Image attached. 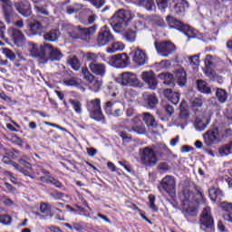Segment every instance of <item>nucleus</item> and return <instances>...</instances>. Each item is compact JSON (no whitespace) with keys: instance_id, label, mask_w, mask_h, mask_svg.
I'll return each mask as SVG.
<instances>
[{"instance_id":"nucleus-1","label":"nucleus","mask_w":232,"mask_h":232,"mask_svg":"<svg viewBox=\"0 0 232 232\" xmlns=\"http://www.w3.org/2000/svg\"><path fill=\"white\" fill-rule=\"evenodd\" d=\"M202 198L203 196L200 191H198L197 194H195L188 189H184L180 193L179 199L182 205L181 213L185 218L198 215V204H200V200H202Z\"/></svg>"},{"instance_id":"nucleus-2","label":"nucleus","mask_w":232,"mask_h":232,"mask_svg":"<svg viewBox=\"0 0 232 232\" xmlns=\"http://www.w3.org/2000/svg\"><path fill=\"white\" fill-rule=\"evenodd\" d=\"M135 14L130 10L120 9L111 16L110 24L116 33L124 31L129 22L134 19Z\"/></svg>"},{"instance_id":"nucleus-3","label":"nucleus","mask_w":232,"mask_h":232,"mask_svg":"<svg viewBox=\"0 0 232 232\" xmlns=\"http://www.w3.org/2000/svg\"><path fill=\"white\" fill-rule=\"evenodd\" d=\"M166 20L169 25V28L182 31L184 34L188 37V39H196L197 35L198 34V32L193 27H190L189 25H184V24H182L180 21H178L176 18H173V16L169 15L167 16Z\"/></svg>"},{"instance_id":"nucleus-4","label":"nucleus","mask_w":232,"mask_h":232,"mask_svg":"<svg viewBox=\"0 0 232 232\" xmlns=\"http://www.w3.org/2000/svg\"><path fill=\"white\" fill-rule=\"evenodd\" d=\"M87 111H89L91 119L96 121H102L105 120V117L102 110L101 99L95 98V99L87 101Z\"/></svg>"},{"instance_id":"nucleus-5","label":"nucleus","mask_w":232,"mask_h":232,"mask_svg":"<svg viewBox=\"0 0 232 232\" xmlns=\"http://www.w3.org/2000/svg\"><path fill=\"white\" fill-rule=\"evenodd\" d=\"M159 161L157 152L150 147H145L140 152V162L147 167H155Z\"/></svg>"},{"instance_id":"nucleus-6","label":"nucleus","mask_w":232,"mask_h":232,"mask_svg":"<svg viewBox=\"0 0 232 232\" xmlns=\"http://www.w3.org/2000/svg\"><path fill=\"white\" fill-rule=\"evenodd\" d=\"M44 51V56L45 57V62L44 59L42 61V63H47L48 61H61L63 57L62 52L58 50L57 48L53 47L49 44H44L43 47Z\"/></svg>"},{"instance_id":"nucleus-7","label":"nucleus","mask_w":232,"mask_h":232,"mask_svg":"<svg viewBox=\"0 0 232 232\" xmlns=\"http://www.w3.org/2000/svg\"><path fill=\"white\" fill-rule=\"evenodd\" d=\"M204 143L208 147H211L213 145L219 144L222 142L221 136H220V129L218 127H214L206 131L203 135Z\"/></svg>"},{"instance_id":"nucleus-8","label":"nucleus","mask_w":232,"mask_h":232,"mask_svg":"<svg viewBox=\"0 0 232 232\" xmlns=\"http://www.w3.org/2000/svg\"><path fill=\"white\" fill-rule=\"evenodd\" d=\"M109 63L114 68L123 69L130 64V57L126 53H117L110 58Z\"/></svg>"},{"instance_id":"nucleus-9","label":"nucleus","mask_w":232,"mask_h":232,"mask_svg":"<svg viewBox=\"0 0 232 232\" xmlns=\"http://www.w3.org/2000/svg\"><path fill=\"white\" fill-rule=\"evenodd\" d=\"M162 189L169 195L173 197L176 193V179L173 176H166L160 182L159 190L162 192Z\"/></svg>"},{"instance_id":"nucleus-10","label":"nucleus","mask_w":232,"mask_h":232,"mask_svg":"<svg viewBox=\"0 0 232 232\" xmlns=\"http://www.w3.org/2000/svg\"><path fill=\"white\" fill-rule=\"evenodd\" d=\"M155 48L158 54L162 57H169L177 50L175 44L171 42H162L160 44L155 43Z\"/></svg>"},{"instance_id":"nucleus-11","label":"nucleus","mask_w":232,"mask_h":232,"mask_svg":"<svg viewBox=\"0 0 232 232\" xmlns=\"http://www.w3.org/2000/svg\"><path fill=\"white\" fill-rule=\"evenodd\" d=\"M118 80L121 86H132L136 88L140 84L137 74L132 72H123L120 75Z\"/></svg>"},{"instance_id":"nucleus-12","label":"nucleus","mask_w":232,"mask_h":232,"mask_svg":"<svg viewBox=\"0 0 232 232\" xmlns=\"http://www.w3.org/2000/svg\"><path fill=\"white\" fill-rule=\"evenodd\" d=\"M200 225L201 230L204 231L205 229L203 227H205L206 229H212L214 227L215 222L211 214L210 208L207 207L206 208H204L200 218Z\"/></svg>"},{"instance_id":"nucleus-13","label":"nucleus","mask_w":232,"mask_h":232,"mask_svg":"<svg viewBox=\"0 0 232 232\" xmlns=\"http://www.w3.org/2000/svg\"><path fill=\"white\" fill-rule=\"evenodd\" d=\"M96 33V27L92 26L90 28H81L80 26H77L73 28L72 33H69L70 35L72 37V39H87V37H90L91 35L94 34Z\"/></svg>"},{"instance_id":"nucleus-14","label":"nucleus","mask_w":232,"mask_h":232,"mask_svg":"<svg viewBox=\"0 0 232 232\" xmlns=\"http://www.w3.org/2000/svg\"><path fill=\"white\" fill-rule=\"evenodd\" d=\"M113 34L107 27H103L98 34L97 36V45L99 47H104L110 44L113 41Z\"/></svg>"},{"instance_id":"nucleus-15","label":"nucleus","mask_w":232,"mask_h":232,"mask_svg":"<svg viewBox=\"0 0 232 232\" xmlns=\"http://www.w3.org/2000/svg\"><path fill=\"white\" fill-rule=\"evenodd\" d=\"M44 44L38 45L33 43L29 44L28 50L30 52V55L34 58H39V63L46 62V57L44 56V52L43 51Z\"/></svg>"},{"instance_id":"nucleus-16","label":"nucleus","mask_w":232,"mask_h":232,"mask_svg":"<svg viewBox=\"0 0 232 232\" xmlns=\"http://www.w3.org/2000/svg\"><path fill=\"white\" fill-rule=\"evenodd\" d=\"M19 164L13 163L12 166L14 168V169L18 170L20 173H23V175H25V177H29L31 179H34V177L31 175L33 168L30 163L26 162L24 160H20Z\"/></svg>"},{"instance_id":"nucleus-17","label":"nucleus","mask_w":232,"mask_h":232,"mask_svg":"<svg viewBox=\"0 0 232 232\" xmlns=\"http://www.w3.org/2000/svg\"><path fill=\"white\" fill-rule=\"evenodd\" d=\"M148 61L149 57L143 50L139 47L134 50L132 55V62H134L136 65L143 66L148 63Z\"/></svg>"},{"instance_id":"nucleus-18","label":"nucleus","mask_w":232,"mask_h":232,"mask_svg":"<svg viewBox=\"0 0 232 232\" xmlns=\"http://www.w3.org/2000/svg\"><path fill=\"white\" fill-rule=\"evenodd\" d=\"M141 79L146 84H148L150 90L157 89L158 82L157 78L155 77V73L152 71L142 72Z\"/></svg>"},{"instance_id":"nucleus-19","label":"nucleus","mask_w":232,"mask_h":232,"mask_svg":"<svg viewBox=\"0 0 232 232\" xmlns=\"http://www.w3.org/2000/svg\"><path fill=\"white\" fill-rule=\"evenodd\" d=\"M9 34L12 37V41L14 43V44L17 47H23V45H24V34H23V32L15 29V28H12L9 31Z\"/></svg>"},{"instance_id":"nucleus-20","label":"nucleus","mask_w":232,"mask_h":232,"mask_svg":"<svg viewBox=\"0 0 232 232\" xmlns=\"http://www.w3.org/2000/svg\"><path fill=\"white\" fill-rule=\"evenodd\" d=\"M130 132H135L137 134H143L145 132L144 127H140V129H137L136 127H132V129H130L129 127L125 128L123 130L120 131V136L122 138L124 141H130L131 140V135Z\"/></svg>"},{"instance_id":"nucleus-21","label":"nucleus","mask_w":232,"mask_h":232,"mask_svg":"<svg viewBox=\"0 0 232 232\" xmlns=\"http://www.w3.org/2000/svg\"><path fill=\"white\" fill-rule=\"evenodd\" d=\"M16 11L24 17L31 15L30 4L27 1H20L14 4Z\"/></svg>"},{"instance_id":"nucleus-22","label":"nucleus","mask_w":232,"mask_h":232,"mask_svg":"<svg viewBox=\"0 0 232 232\" xmlns=\"http://www.w3.org/2000/svg\"><path fill=\"white\" fill-rule=\"evenodd\" d=\"M89 69L92 73L101 77L105 76L107 72V66L103 63H91Z\"/></svg>"},{"instance_id":"nucleus-23","label":"nucleus","mask_w":232,"mask_h":232,"mask_svg":"<svg viewBox=\"0 0 232 232\" xmlns=\"http://www.w3.org/2000/svg\"><path fill=\"white\" fill-rule=\"evenodd\" d=\"M173 3H176L174 12L179 15L183 14L189 7V3L186 0H173Z\"/></svg>"},{"instance_id":"nucleus-24","label":"nucleus","mask_w":232,"mask_h":232,"mask_svg":"<svg viewBox=\"0 0 232 232\" xmlns=\"http://www.w3.org/2000/svg\"><path fill=\"white\" fill-rule=\"evenodd\" d=\"M164 95L166 98L174 105H178L180 100V94L176 92H172L170 89H166L164 91Z\"/></svg>"},{"instance_id":"nucleus-25","label":"nucleus","mask_w":232,"mask_h":232,"mask_svg":"<svg viewBox=\"0 0 232 232\" xmlns=\"http://www.w3.org/2000/svg\"><path fill=\"white\" fill-rule=\"evenodd\" d=\"M221 208L225 210L226 214L223 215V218L232 224V204L227 202H222L221 203Z\"/></svg>"},{"instance_id":"nucleus-26","label":"nucleus","mask_w":232,"mask_h":232,"mask_svg":"<svg viewBox=\"0 0 232 232\" xmlns=\"http://www.w3.org/2000/svg\"><path fill=\"white\" fill-rule=\"evenodd\" d=\"M125 49V44L122 42H114L106 48L108 53H115L122 52Z\"/></svg>"},{"instance_id":"nucleus-27","label":"nucleus","mask_w":232,"mask_h":232,"mask_svg":"<svg viewBox=\"0 0 232 232\" xmlns=\"http://www.w3.org/2000/svg\"><path fill=\"white\" fill-rule=\"evenodd\" d=\"M138 6L145 8L147 11H155V2L153 0H136Z\"/></svg>"},{"instance_id":"nucleus-28","label":"nucleus","mask_w":232,"mask_h":232,"mask_svg":"<svg viewBox=\"0 0 232 232\" xmlns=\"http://www.w3.org/2000/svg\"><path fill=\"white\" fill-rule=\"evenodd\" d=\"M124 105L122 102H105V106H104V109H105V111L106 113L108 114H111L113 112H111V110H116V109H124Z\"/></svg>"},{"instance_id":"nucleus-29","label":"nucleus","mask_w":232,"mask_h":232,"mask_svg":"<svg viewBox=\"0 0 232 232\" xmlns=\"http://www.w3.org/2000/svg\"><path fill=\"white\" fill-rule=\"evenodd\" d=\"M218 153H219V156L221 157H227L232 154V140L228 143L221 145L218 149Z\"/></svg>"},{"instance_id":"nucleus-30","label":"nucleus","mask_w":232,"mask_h":232,"mask_svg":"<svg viewBox=\"0 0 232 232\" xmlns=\"http://www.w3.org/2000/svg\"><path fill=\"white\" fill-rule=\"evenodd\" d=\"M224 197L223 192L217 188H212L209 189V198L214 202H220Z\"/></svg>"},{"instance_id":"nucleus-31","label":"nucleus","mask_w":232,"mask_h":232,"mask_svg":"<svg viewBox=\"0 0 232 232\" xmlns=\"http://www.w3.org/2000/svg\"><path fill=\"white\" fill-rule=\"evenodd\" d=\"M105 61L106 55L102 53H87V61L91 62V63H98L100 60Z\"/></svg>"},{"instance_id":"nucleus-32","label":"nucleus","mask_w":232,"mask_h":232,"mask_svg":"<svg viewBox=\"0 0 232 232\" xmlns=\"http://www.w3.org/2000/svg\"><path fill=\"white\" fill-rule=\"evenodd\" d=\"M159 78L163 80L164 84L167 86H174L175 77L171 73H160Z\"/></svg>"},{"instance_id":"nucleus-33","label":"nucleus","mask_w":232,"mask_h":232,"mask_svg":"<svg viewBox=\"0 0 232 232\" xmlns=\"http://www.w3.org/2000/svg\"><path fill=\"white\" fill-rule=\"evenodd\" d=\"M174 79L178 81L179 86H185L187 82L186 72L183 70H178V72H176V78Z\"/></svg>"},{"instance_id":"nucleus-34","label":"nucleus","mask_w":232,"mask_h":232,"mask_svg":"<svg viewBox=\"0 0 232 232\" xmlns=\"http://www.w3.org/2000/svg\"><path fill=\"white\" fill-rule=\"evenodd\" d=\"M87 82H91V91L93 92H98L102 89V82L99 81L95 78V76H92V80H87Z\"/></svg>"},{"instance_id":"nucleus-35","label":"nucleus","mask_w":232,"mask_h":232,"mask_svg":"<svg viewBox=\"0 0 232 232\" xmlns=\"http://www.w3.org/2000/svg\"><path fill=\"white\" fill-rule=\"evenodd\" d=\"M59 36H60V31L51 30L49 33L44 34V39H45V41H50L53 43L59 39Z\"/></svg>"},{"instance_id":"nucleus-36","label":"nucleus","mask_w":232,"mask_h":232,"mask_svg":"<svg viewBox=\"0 0 232 232\" xmlns=\"http://www.w3.org/2000/svg\"><path fill=\"white\" fill-rule=\"evenodd\" d=\"M197 86H198V90L204 94H210L211 93V90L209 88V86L208 85V83L203 81V80H198L197 82Z\"/></svg>"},{"instance_id":"nucleus-37","label":"nucleus","mask_w":232,"mask_h":232,"mask_svg":"<svg viewBox=\"0 0 232 232\" xmlns=\"http://www.w3.org/2000/svg\"><path fill=\"white\" fill-rule=\"evenodd\" d=\"M124 39L128 41V43L133 44L137 39V31L134 29H129L124 34Z\"/></svg>"},{"instance_id":"nucleus-38","label":"nucleus","mask_w":232,"mask_h":232,"mask_svg":"<svg viewBox=\"0 0 232 232\" xmlns=\"http://www.w3.org/2000/svg\"><path fill=\"white\" fill-rule=\"evenodd\" d=\"M41 212L45 215V220H48V218H53V214H52V209H51V206L46 204V203H43L40 207Z\"/></svg>"},{"instance_id":"nucleus-39","label":"nucleus","mask_w":232,"mask_h":232,"mask_svg":"<svg viewBox=\"0 0 232 232\" xmlns=\"http://www.w3.org/2000/svg\"><path fill=\"white\" fill-rule=\"evenodd\" d=\"M67 63L72 66L74 71H79L81 63L75 55L69 56L67 58Z\"/></svg>"},{"instance_id":"nucleus-40","label":"nucleus","mask_w":232,"mask_h":232,"mask_svg":"<svg viewBox=\"0 0 232 232\" xmlns=\"http://www.w3.org/2000/svg\"><path fill=\"white\" fill-rule=\"evenodd\" d=\"M41 170H42V173L45 176L44 177H41L40 179L42 182L44 183H47V184H52L53 181H54V178L50 176V172L47 171L46 169H43L41 166H38Z\"/></svg>"},{"instance_id":"nucleus-41","label":"nucleus","mask_w":232,"mask_h":232,"mask_svg":"<svg viewBox=\"0 0 232 232\" xmlns=\"http://www.w3.org/2000/svg\"><path fill=\"white\" fill-rule=\"evenodd\" d=\"M187 61L190 66L194 67V69L198 67V65L200 64V57L198 56V54L188 56Z\"/></svg>"},{"instance_id":"nucleus-42","label":"nucleus","mask_w":232,"mask_h":232,"mask_svg":"<svg viewBox=\"0 0 232 232\" xmlns=\"http://www.w3.org/2000/svg\"><path fill=\"white\" fill-rule=\"evenodd\" d=\"M218 101L221 103H225L228 98L227 92L224 89H218L216 92Z\"/></svg>"},{"instance_id":"nucleus-43","label":"nucleus","mask_w":232,"mask_h":232,"mask_svg":"<svg viewBox=\"0 0 232 232\" xmlns=\"http://www.w3.org/2000/svg\"><path fill=\"white\" fill-rule=\"evenodd\" d=\"M143 115V121L147 126L157 127V121H155V118L150 113H144Z\"/></svg>"},{"instance_id":"nucleus-44","label":"nucleus","mask_w":232,"mask_h":232,"mask_svg":"<svg viewBox=\"0 0 232 232\" xmlns=\"http://www.w3.org/2000/svg\"><path fill=\"white\" fill-rule=\"evenodd\" d=\"M209 123V121H208V123ZM207 124L203 122V121L200 120V118H196L195 121H194V126L195 129L197 130V131H204V130H206L207 128Z\"/></svg>"},{"instance_id":"nucleus-45","label":"nucleus","mask_w":232,"mask_h":232,"mask_svg":"<svg viewBox=\"0 0 232 232\" xmlns=\"http://www.w3.org/2000/svg\"><path fill=\"white\" fill-rule=\"evenodd\" d=\"M164 110L167 115L165 117H160L162 121H169V119L175 113L174 107H172V105H165Z\"/></svg>"},{"instance_id":"nucleus-46","label":"nucleus","mask_w":232,"mask_h":232,"mask_svg":"<svg viewBox=\"0 0 232 232\" xmlns=\"http://www.w3.org/2000/svg\"><path fill=\"white\" fill-rule=\"evenodd\" d=\"M30 31H31V34L33 35L41 34L43 31V26L39 22H35L31 25Z\"/></svg>"},{"instance_id":"nucleus-47","label":"nucleus","mask_w":232,"mask_h":232,"mask_svg":"<svg viewBox=\"0 0 232 232\" xmlns=\"http://www.w3.org/2000/svg\"><path fill=\"white\" fill-rule=\"evenodd\" d=\"M82 8H83L82 4H78V3L73 4L72 5H70L67 7V14H72L78 13Z\"/></svg>"},{"instance_id":"nucleus-48","label":"nucleus","mask_w":232,"mask_h":232,"mask_svg":"<svg viewBox=\"0 0 232 232\" xmlns=\"http://www.w3.org/2000/svg\"><path fill=\"white\" fill-rule=\"evenodd\" d=\"M146 102L150 108H153L158 103L157 95L155 94H147L146 95Z\"/></svg>"},{"instance_id":"nucleus-49","label":"nucleus","mask_w":232,"mask_h":232,"mask_svg":"<svg viewBox=\"0 0 232 232\" xmlns=\"http://www.w3.org/2000/svg\"><path fill=\"white\" fill-rule=\"evenodd\" d=\"M2 53L10 61H14L16 59L15 53L9 48H3Z\"/></svg>"},{"instance_id":"nucleus-50","label":"nucleus","mask_w":232,"mask_h":232,"mask_svg":"<svg viewBox=\"0 0 232 232\" xmlns=\"http://www.w3.org/2000/svg\"><path fill=\"white\" fill-rule=\"evenodd\" d=\"M63 84H64V86H74V87H77V86L80 85V80L72 77V78L63 80Z\"/></svg>"},{"instance_id":"nucleus-51","label":"nucleus","mask_w":232,"mask_h":232,"mask_svg":"<svg viewBox=\"0 0 232 232\" xmlns=\"http://www.w3.org/2000/svg\"><path fill=\"white\" fill-rule=\"evenodd\" d=\"M70 103L76 113L82 114V103L77 100H70Z\"/></svg>"},{"instance_id":"nucleus-52","label":"nucleus","mask_w":232,"mask_h":232,"mask_svg":"<svg viewBox=\"0 0 232 232\" xmlns=\"http://www.w3.org/2000/svg\"><path fill=\"white\" fill-rule=\"evenodd\" d=\"M156 200H157V198H155V196H153V194H150V196H149V207L153 212L158 211L157 205H155Z\"/></svg>"},{"instance_id":"nucleus-53","label":"nucleus","mask_w":232,"mask_h":232,"mask_svg":"<svg viewBox=\"0 0 232 232\" xmlns=\"http://www.w3.org/2000/svg\"><path fill=\"white\" fill-rule=\"evenodd\" d=\"M6 24H10L14 21V12L12 10H5L4 13Z\"/></svg>"},{"instance_id":"nucleus-54","label":"nucleus","mask_w":232,"mask_h":232,"mask_svg":"<svg viewBox=\"0 0 232 232\" xmlns=\"http://www.w3.org/2000/svg\"><path fill=\"white\" fill-rule=\"evenodd\" d=\"M87 2L91 3L97 9L102 8L106 4L105 0H87Z\"/></svg>"},{"instance_id":"nucleus-55","label":"nucleus","mask_w":232,"mask_h":232,"mask_svg":"<svg viewBox=\"0 0 232 232\" xmlns=\"http://www.w3.org/2000/svg\"><path fill=\"white\" fill-rule=\"evenodd\" d=\"M219 136L221 137V141H222L224 139H227L232 136V130L231 129H224L223 130H219Z\"/></svg>"},{"instance_id":"nucleus-56","label":"nucleus","mask_w":232,"mask_h":232,"mask_svg":"<svg viewBox=\"0 0 232 232\" xmlns=\"http://www.w3.org/2000/svg\"><path fill=\"white\" fill-rule=\"evenodd\" d=\"M146 29V23L144 21H137L134 24V31L136 33Z\"/></svg>"},{"instance_id":"nucleus-57","label":"nucleus","mask_w":232,"mask_h":232,"mask_svg":"<svg viewBox=\"0 0 232 232\" xmlns=\"http://www.w3.org/2000/svg\"><path fill=\"white\" fill-rule=\"evenodd\" d=\"M0 223L4 226H8L12 223V218L8 215L0 216Z\"/></svg>"},{"instance_id":"nucleus-58","label":"nucleus","mask_w":232,"mask_h":232,"mask_svg":"<svg viewBox=\"0 0 232 232\" xmlns=\"http://www.w3.org/2000/svg\"><path fill=\"white\" fill-rule=\"evenodd\" d=\"M203 101L201 98H194L191 100V105L193 108H199L202 106Z\"/></svg>"},{"instance_id":"nucleus-59","label":"nucleus","mask_w":232,"mask_h":232,"mask_svg":"<svg viewBox=\"0 0 232 232\" xmlns=\"http://www.w3.org/2000/svg\"><path fill=\"white\" fill-rule=\"evenodd\" d=\"M204 72L210 79H214L216 76V72L210 67H205Z\"/></svg>"},{"instance_id":"nucleus-60","label":"nucleus","mask_w":232,"mask_h":232,"mask_svg":"<svg viewBox=\"0 0 232 232\" xmlns=\"http://www.w3.org/2000/svg\"><path fill=\"white\" fill-rule=\"evenodd\" d=\"M205 64H206V67H208V68H210L211 66H213V64H214V59H213V56H212V55L208 54V55L206 56Z\"/></svg>"},{"instance_id":"nucleus-61","label":"nucleus","mask_w":232,"mask_h":232,"mask_svg":"<svg viewBox=\"0 0 232 232\" xmlns=\"http://www.w3.org/2000/svg\"><path fill=\"white\" fill-rule=\"evenodd\" d=\"M156 3L160 10H165L168 7L167 0H156Z\"/></svg>"},{"instance_id":"nucleus-62","label":"nucleus","mask_w":232,"mask_h":232,"mask_svg":"<svg viewBox=\"0 0 232 232\" xmlns=\"http://www.w3.org/2000/svg\"><path fill=\"white\" fill-rule=\"evenodd\" d=\"M82 72L87 81L93 79V75L89 72L88 68H82Z\"/></svg>"},{"instance_id":"nucleus-63","label":"nucleus","mask_w":232,"mask_h":232,"mask_svg":"<svg viewBox=\"0 0 232 232\" xmlns=\"http://www.w3.org/2000/svg\"><path fill=\"white\" fill-rule=\"evenodd\" d=\"M154 21H155V23L158 26H160V27H166L167 26L163 18H160V16H155Z\"/></svg>"},{"instance_id":"nucleus-64","label":"nucleus","mask_w":232,"mask_h":232,"mask_svg":"<svg viewBox=\"0 0 232 232\" xmlns=\"http://www.w3.org/2000/svg\"><path fill=\"white\" fill-rule=\"evenodd\" d=\"M12 142L15 143L18 146H23V140L19 138L17 135H14L11 138Z\"/></svg>"}]
</instances>
